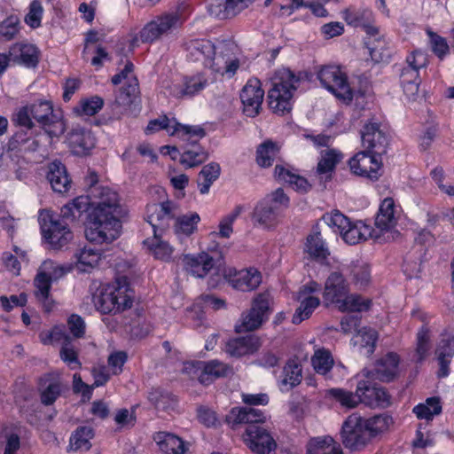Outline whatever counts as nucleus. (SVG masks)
Returning <instances> with one entry per match:
<instances>
[{
  "mask_svg": "<svg viewBox=\"0 0 454 454\" xmlns=\"http://www.w3.org/2000/svg\"><path fill=\"white\" fill-rule=\"evenodd\" d=\"M275 177L280 182L288 184L294 190L304 192L309 188L308 181L282 165H277L274 169Z\"/></svg>",
  "mask_w": 454,
  "mask_h": 454,
  "instance_id": "43",
  "label": "nucleus"
},
{
  "mask_svg": "<svg viewBox=\"0 0 454 454\" xmlns=\"http://www.w3.org/2000/svg\"><path fill=\"white\" fill-rule=\"evenodd\" d=\"M323 297L325 302L335 305L342 312L365 311L371 305L370 300L349 293L347 279L338 271L331 272L326 278L324 285Z\"/></svg>",
  "mask_w": 454,
  "mask_h": 454,
  "instance_id": "5",
  "label": "nucleus"
},
{
  "mask_svg": "<svg viewBox=\"0 0 454 454\" xmlns=\"http://www.w3.org/2000/svg\"><path fill=\"white\" fill-rule=\"evenodd\" d=\"M307 454H342L341 448L329 435L311 438L307 444Z\"/></svg>",
  "mask_w": 454,
  "mask_h": 454,
  "instance_id": "39",
  "label": "nucleus"
},
{
  "mask_svg": "<svg viewBox=\"0 0 454 454\" xmlns=\"http://www.w3.org/2000/svg\"><path fill=\"white\" fill-rule=\"evenodd\" d=\"M41 342L44 345L53 342H62L64 344H71V337L59 326H54L50 332L40 334Z\"/></svg>",
  "mask_w": 454,
  "mask_h": 454,
  "instance_id": "59",
  "label": "nucleus"
},
{
  "mask_svg": "<svg viewBox=\"0 0 454 454\" xmlns=\"http://www.w3.org/2000/svg\"><path fill=\"white\" fill-rule=\"evenodd\" d=\"M261 346L262 341L259 337L248 335L230 340L226 344V352L231 356L242 357L254 355Z\"/></svg>",
  "mask_w": 454,
  "mask_h": 454,
  "instance_id": "31",
  "label": "nucleus"
},
{
  "mask_svg": "<svg viewBox=\"0 0 454 454\" xmlns=\"http://www.w3.org/2000/svg\"><path fill=\"white\" fill-rule=\"evenodd\" d=\"M324 222L334 231L340 235L348 227L350 220L339 211L327 213L323 217Z\"/></svg>",
  "mask_w": 454,
  "mask_h": 454,
  "instance_id": "55",
  "label": "nucleus"
},
{
  "mask_svg": "<svg viewBox=\"0 0 454 454\" xmlns=\"http://www.w3.org/2000/svg\"><path fill=\"white\" fill-rule=\"evenodd\" d=\"M133 295L129 278L122 276L116 278L114 285L100 292L95 306L102 314H119L132 307Z\"/></svg>",
  "mask_w": 454,
  "mask_h": 454,
  "instance_id": "7",
  "label": "nucleus"
},
{
  "mask_svg": "<svg viewBox=\"0 0 454 454\" xmlns=\"http://www.w3.org/2000/svg\"><path fill=\"white\" fill-rule=\"evenodd\" d=\"M55 137L45 132L34 133L32 130H17L8 141V150L16 157L24 158L26 153H47Z\"/></svg>",
  "mask_w": 454,
  "mask_h": 454,
  "instance_id": "10",
  "label": "nucleus"
},
{
  "mask_svg": "<svg viewBox=\"0 0 454 454\" xmlns=\"http://www.w3.org/2000/svg\"><path fill=\"white\" fill-rule=\"evenodd\" d=\"M75 259V268L78 271L87 273L90 272L100 261L102 252L96 249L91 245L78 248L74 254Z\"/></svg>",
  "mask_w": 454,
  "mask_h": 454,
  "instance_id": "35",
  "label": "nucleus"
},
{
  "mask_svg": "<svg viewBox=\"0 0 454 454\" xmlns=\"http://www.w3.org/2000/svg\"><path fill=\"white\" fill-rule=\"evenodd\" d=\"M401 208L392 198H385L379 208L375 219L374 231L379 236L380 242H387L395 239L398 232L395 231Z\"/></svg>",
  "mask_w": 454,
  "mask_h": 454,
  "instance_id": "11",
  "label": "nucleus"
},
{
  "mask_svg": "<svg viewBox=\"0 0 454 454\" xmlns=\"http://www.w3.org/2000/svg\"><path fill=\"white\" fill-rule=\"evenodd\" d=\"M245 210L244 205H237L230 213L222 217L219 222L218 231L211 232L210 236L212 238L221 237L229 239L233 233V223Z\"/></svg>",
  "mask_w": 454,
  "mask_h": 454,
  "instance_id": "48",
  "label": "nucleus"
},
{
  "mask_svg": "<svg viewBox=\"0 0 454 454\" xmlns=\"http://www.w3.org/2000/svg\"><path fill=\"white\" fill-rule=\"evenodd\" d=\"M351 172L371 180H378L382 175L380 154L362 151L355 154L348 161Z\"/></svg>",
  "mask_w": 454,
  "mask_h": 454,
  "instance_id": "16",
  "label": "nucleus"
},
{
  "mask_svg": "<svg viewBox=\"0 0 454 454\" xmlns=\"http://www.w3.org/2000/svg\"><path fill=\"white\" fill-rule=\"evenodd\" d=\"M95 436V430L90 426H80L71 434L68 448L74 451L89 450L90 441Z\"/></svg>",
  "mask_w": 454,
  "mask_h": 454,
  "instance_id": "40",
  "label": "nucleus"
},
{
  "mask_svg": "<svg viewBox=\"0 0 454 454\" xmlns=\"http://www.w3.org/2000/svg\"><path fill=\"white\" fill-rule=\"evenodd\" d=\"M9 55L15 65L35 68L40 61V50L33 43H15L9 48Z\"/></svg>",
  "mask_w": 454,
  "mask_h": 454,
  "instance_id": "25",
  "label": "nucleus"
},
{
  "mask_svg": "<svg viewBox=\"0 0 454 454\" xmlns=\"http://www.w3.org/2000/svg\"><path fill=\"white\" fill-rule=\"evenodd\" d=\"M362 145L370 151L380 154L387 144L386 128L377 121L366 123L361 132Z\"/></svg>",
  "mask_w": 454,
  "mask_h": 454,
  "instance_id": "24",
  "label": "nucleus"
},
{
  "mask_svg": "<svg viewBox=\"0 0 454 454\" xmlns=\"http://www.w3.org/2000/svg\"><path fill=\"white\" fill-rule=\"evenodd\" d=\"M163 129L167 130L170 136H176L187 141H190L193 137L199 136V126L184 125L175 118H168L166 114L151 120L145 132L146 135H149Z\"/></svg>",
  "mask_w": 454,
  "mask_h": 454,
  "instance_id": "15",
  "label": "nucleus"
},
{
  "mask_svg": "<svg viewBox=\"0 0 454 454\" xmlns=\"http://www.w3.org/2000/svg\"><path fill=\"white\" fill-rule=\"evenodd\" d=\"M342 438L348 449L358 450L364 446L371 439L365 419L358 413L349 415L342 426Z\"/></svg>",
  "mask_w": 454,
  "mask_h": 454,
  "instance_id": "14",
  "label": "nucleus"
},
{
  "mask_svg": "<svg viewBox=\"0 0 454 454\" xmlns=\"http://www.w3.org/2000/svg\"><path fill=\"white\" fill-rule=\"evenodd\" d=\"M342 19L350 26L364 27L372 20V12L364 7H348L341 12Z\"/></svg>",
  "mask_w": 454,
  "mask_h": 454,
  "instance_id": "49",
  "label": "nucleus"
},
{
  "mask_svg": "<svg viewBox=\"0 0 454 454\" xmlns=\"http://www.w3.org/2000/svg\"><path fill=\"white\" fill-rule=\"evenodd\" d=\"M139 85L136 77L129 83L122 86L116 98V102L119 105L127 106L133 103L137 93L138 92Z\"/></svg>",
  "mask_w": 454,
  "mask_h": 454,
  "instance_id": "56",
  "label": "nucleus"
},
{
  "mask_svg": "<svg viewBox=\"0 0 454 454\" xmlns=\"http://www.w3.org/2000/svg\"><path fill=\"white\" fill-rule=\"evenodd\" d=\"M429 43L433 52L440 59H443L450 52V47L445 38L428 30Z\"/></svg>",
  "mask_w": 454,
  "mask_h": 454,
  "instance_id": "61",
  "label": "nucleus"
},
{
  "mask_svg": "<svg viewBox=\"0 0 454 454\" xmlns=\"http://www.w3.org/2000/svg\"><path fill=\"white\" fill-rule=\"evenodd\" d=\"M412 317L424 324H427L431 318L430 315L419 309L413 310ZM429 340L430 329L427 325H424L417 334V347L414 355L417 362L422 361L427 356L430 348Z\"/></svg>",
  "mask_w": 454,
  "mask_h": 454,
  "instance_id": "34",
  "label": "nucleus"
},
{
  "mask_svg": "<svg viewBox=\"0 0 454 454\" xmlns=\"http://www.w3.org/2000/svg\"><path fill=\"white\" fill-rule=\"evenodd\" d=\"M317 78L322 87L345 104H349L362 95V91L356 90L352 82H348L346 73L339 66L320 67L317 71Z\"/></svg>",
  "mask_w": 454,
  "mask_h": 454,
  "instance_id": "8",
  "label": "nucleus"
},
{
  "mask_svg": "<svg viewBox=\"0 0 454 454\" xmlns=\"http://www.w3.org/2000/svg\"><path fill=\"white\" fill-rule=\"evenodd\" d=\"M399 372V356L388 353L375 366V376L381 381L392 380Z\"/></svg>",
  "mask_w": 454,
  "mask_h": 454,
  "instance_id": "38",
  "label": "nucleus"
},
{
  "mask_svg": "<svg viewBox=\"0 0 454 454\" xmlns=\"http://www.w3.org/2000/svg\"><path fill=\"white\" fill-rule=\"evenodd\" d=\"M231 372L230 366L218 360L204 363L200 367V384H210L219 378L227 376Z\"/></svg>",
  "mask_w": 454,
  "mask_h": 454,
  "instance_id": "41",
  "label": "nucleus"
},
{
  "mask_svg": "<svg viewBox=\"0 0 454 454\" xmlns=\"http://www.w3.org/2000/svg\"><path fill=\"white\" fill-rule=\"evenodd\" d=\"M311 364L314 370L321 375H326L331 369L345 371L341 364H335L332 354L325 348H318L311 357Z\"/></svg>",
  "mask_w": 454,
  "mask_h": 454,
  "instance_id": "45",
  "label": "nucleus"
},
{
  "mask_svg": "<svg viewBox=\"0 0 454 454\" xmlns=\"http://www.w3.org/2000/svg\"><path fill=\"white\" fill-rule=\"evenodd\" d=\"M52 277L50 273L39 270L34 278V295L42 304L43 311L50 313L54 307V301L51 297Z\"/></svg>",
  "mask_w": 454,
  "mask_h": 454,
  "instance_id": "27",
  "label": "nucleus"
},
{
  "mask_svg": "<svg viewBox=\"0 0 454 454\" xmlns=\"http://www.w3.org/2000/svg\"><path fill=\"white\" fill-rule=\"evenodd\" d=\"M356 393L361 403L370 407L386 408L390 404V396L382 387L374 386L369 379H360L356 386Z\"/></svg>",
  "mask_w": 454,
  "mask_h": 454,
  "instance_id": "21",
  "label": "nucleus"
},
{
  "mask_svg": "<svg viewBox=\"0 0 454 454\" xmlns=\"http://www.w3.org/2000/svg\"><path fill=\"white\" fill-rule=\"evenodd\" d=\"M270 300V295L267 292L257 294L253 300L251 309L242 313L235 325L236 333L251 332L261 327L268 318Z\"/></svg>",
  "mask_w": 454,
  "mask_h": 454,
  "instance_id": "12",
  "label": "nucleus"
},
{
  "mask_svg": "<svg viewBox=\"0 0 454 454\" xmlns=\"http://www.w3.org/2000/svg\"><path fill=\"white\" fill-rule=\"evenodd\" d=\"M221 168L218 163L210 162L203 166L200 169V177L203 183H200V193H207L212 184L216 181L220 176Z\"/></svg>",
  "mask_w": 454,
  "mask_h": 454,
  "instance_id": "54",
  "label": "nucleus"
},
{
  "mask_svg": "<svg viewBox=\"0 0 454 454\" xmlns=\"http://www.w3.org/2000/svg\"><path fill=\"white\" fill-rule=\"evenodd\" d=\"M302 379V367L301 360L294 356L286 363L278 385L281 391H288L299 385Z\"/></svg>",
  "mask_w": 454,
  "mask_h": 454,
  "instance_id": "33",
  "label": "nucleus"
},
{
  "mask_svg": "<svg viewBox=\"0 0 454 454\" xmlns=\"http://www.w3.org/2000/svg\"><path fill=\"white\" fill-rule=\"evenodd\" d=\"M254 0H207L206 10L209 16L219 20L235 17Z\"/></svg>",
  "mask_w": 454,
  "mask_h": 454,
  "instance_id": "22",
  "label": "nucleus"
},
{
  "mask_svg": "<svg viewBox=\"0 0 454 454\" xmlns=\"http://www.w3.org/2000/svg\"><path fill=\"white\" fill-rule=\"evenodd\" d=\"M200 54L204 55L203 64L206 67L211 68L216 72H222L223 74L228 75L229 77L232 76L239 68V61L237 59H232L230 62L226 63L224 69H223L220 67L222 58H215V45L210 41H202V43L200 44Z\"/></svg>",
  "mask_w": 454,
  "mask_h": 454,
  "instance_id": "28",
  "label": "nucleus"
},
{
  "mask_svg": "<svg viewBox=\"0 0 454 454\" xmlns=\"http://www.w3.org/2000/svg\"><path fill=\"white\" fill-rule=\"evenodd\" d=\"M340 236L349 245H356L369 239L380 242L379 236L374 229L363 221H350L348 227L345 229Z\"/></svg>",
  "mask_w": 454,
  "mask_h": 454,
  "instance_id": "30",
  "label": "nucleus"
},
{
  "mask_svg": "<svg viewBox=\"0 0 454 454\" xmlns=\"http://www.w3.org/2000/svg\"><path fill=\"white\" fill-rule=\"evenodd\" d=\"M412 411L419 419L429 421L442 412V403L438 397H428L414 406Z\"/></svg>",
  "mask_w": 454,
  "mask_h": 454,
  "instance_id": "50",
  "label": "nucleus"
},
{
  "mask_svg": "<svg viewBox=\"0 0 454 454\" xmlns=\"http://www.w3.org/2000/svg\"><path fill=\"white\" fill-rule=\"evenodd\" d=\"M175 204L176 209L175 210V215L169 219V223L173 221L174 233L179 237H189L197 229V223H199V215L197 213H189L185 215L180 214V207L177 202L170 200H166Z\"/></svg>",
  "mask_w": 454,
  "mask_h": 454,
  "instance_id": "32",
  "label": "nucleus"
},
{
  "mask_svg": "<svg viewBox=\"0 0 454 454\" xmlns=\"http://www.w3.org/2000/svg\"><path fill=\"white\" fill-rule=\"evenodd\" d=\"M148 401L160 411L173 410L177 403L175 395L160 387L152 388L148 393Z\"/></svg>",
  "mask_w": 454,
  "mask_h": 454,
  "instance_id": "47",
  "label": "nucleus"
},
{
  "mask_svg": "<svg viewBox=\"0 0 454 454\" xmlns=\"http://www.w3.org/2000/svg\"><path fill=\"white\" fill-rule=\"evenodd\" d=\"M300 84V76L290 69L277 70L271 78V88L268 91L270 108L278 114L289 113Z\"/></svg>",
  "mask_w": 454,
  "mask_h": 454,
  "instance_id": "6",
  "label": "nucleus"
},
{
  "mask_svg": "<svg viewBox=\"0 0 454 454\" xmlns=\"http://www.w3.org/2000/svg\"><path fill=\"white\" fill-rule=\"evenodd\" d=\"M280 145L271 140H265L256 149L255 160L262 168H269L277 159Z\"/></svg>",
  "mask_w": 454,
  "mask_h": 454,
  "instance_id": "46",
  "label": "nucleus"
},
{
  "mask_svg": "<svg viewBox=\"0 0 454 454\" xmlns=\"http://www.w3.org/2000/svg\"><path fill=\"white\" fill-rule=\"evenodd\" d=\"M368 50L371 59L375 63L387 62L390 57V51L384 41H379L376 45L371 40L368 42Z\"/></svg>",
  "mask_w": 454,
  "mask_h": 454,
  "instance_id": "62",
  "label": "nucleus"
},
{
  "mask_svg": "<svg viewBox=\"0 0 454 454\" xmlns=\"http://www.w3.org/2000/svg\"><path fill=\"white\" fill-rule=\"evenodd\" d=\"M175 204L169 201L152 203L146 206V222L152 226L153 238H147L143 244L157 260L169 261L173 253L172 247L161 239L162 233L169 227V219L175 215Z\"/></svg>",
  "mask_w": 454,
  "mask_h": 454,
  "instance_id": "4",
  "label": "nucleus"
},
{
  "mask_svg": "<svg viewBox=\"0 0 454 454\" xmlns=\"http://www.w3.org/2000/svg\"><path fill=\"white\" fill-rule=\"evenodd\" d=\"M66 143L72 154L83 157L91 153L97 138L91 129L77 124L67 132Z\"/></svg>",
  "mask_w": 454,
  "mask_h": 454,
  "instance_id": "17",
  "label": "nucleus"
},
{
  "mask_svg": "<svg viewBox=\"0 0 454 454\" xmlns=\"http://www.w3.org/2000/svg\"><path fill=\"white\" fill-rule=\"evenodd\" d=\"M46 178L55 192L64 194L68 192L71 188L72 178L66 165L60 160H55L48 164Z\"/></svg>",
  "mask_w": 454,
  "mask_h": 454,
  "instance_id": "26",
  "label": "nucleus"
},
{
  "mask_svg": "<svg viewBox=\"0 0 454 454\" xmlns=\"http://www.w3.org/2000/svg\"><path fill=\"white\" fill-rule=\"evenodd\" d=\"M103 98L99 96H93L91 98L81 100L80 111L82 114L93 116L103 108Z\"/></svg>",
  "mask_w": 454,
  "mask_h": 454,
  "instance_id": "63",
  "label": "nucleus"
},
{
  "mask_svg": "<svg viewBox=\"0 0 454 454\" xmlns=\"http://www.w3.org/2000/svg\"><path fill=\"white\" fill-rule=\"evenodd\" d=\"M98 199L91 202L87 195L77 196L61 207L59 215L50 209L39 211L42 237L51 249L60 250L72 240L67 222L78 220L83 213H87L85 237L90 243L110 244L120 237L122 208L118 192L101 187Z\"/></svg>",
  "mask_w": 454,
  "mask_h": 454,
  "instance_id": "1",
  "label": "nucleus"
},
{
  "mask_svg": "<svg viewBox=\"0 0 454 454\" xmlns=\"http://www.w3.org/2000/svg\"><path fill=\"white\" fill-rule=\"evenodd\" d=\"M343 159V154L337 149L328 148L321 153L317 163V173L322 181L332 178L336 166Z\"/></svg>",
  "mask_w": 454,
  "mask_h": 454,
  "instance_id": "36",
  "label": "nucleus"
},
{
  "mask_svg": "<svg viewBox=\"0 0 454 454\" xmlns=\"http://www.w3.org/2000/svg\"><path fill=\"white\" fill-rule=\"evenodd\" d=\"M365 422L370 437H373L387 431L393 425V419L389 415L382 414L365 419Z\"/></svg>",
  "mask_w": 454,
  "mask_h": 454,
  "instance_id": "53",
  "label": "nucleus"
},
{
  "mask_svg": "<svg viewBox=\"0 0 454 454\" xmlns=\"http://www.w3.org/2000/svg\"><path fill=\"white\" fill-rule=\"evenodd\" d=\"M401 83L407 96L416 95L419 84V72L416 69L405 67L401 73Z\"/></svg>",
  "mask_w": 454,
  "mask_h": 454,
  "instance_id": "52",
  "label": "nucleus"
},
{
  "mask_svg": "<svg viewBox=\"0 0 454 454\" xmlns=\"http://www.w3.org/2000/svg\"><path fill=\"white\" fill-rule=\"evenodd\" d=\"M243 441L254 454H270L277 446L272 435L259 425H249L246 428Z\"/></svg>",
  "mask_w": 454,
  "mask_h": 454,
  "instance_id": "18",
  "label": "nucleus"
},
{
  "mask_svg": "<svg viewBox=\"0 0 454 454\" xmlns=\"http://www.w3.org/2000/svg\"><path fill=\"white\" fill-rule=\"evenodd\" d=\"M321 291V285L315 280L303 284L297 292L296 299L300 305L296 309L292 322L295 325L308 319L319 306L320 300L317 295Z\"/></svg>",
  "mask_w": 454,
  "mask_h": 454,
  "instance_id": "13",
  "label": "nucleus"
},
{
  "mask_svg": "<svg viewBox=\"0 0 454 454\" xmlns=\"http://www.w3.org/2000/svg\"><path fill=\"white\" fill-rule=\"evenodd\" d=\"M33 119L43 132L59 139L67 130V120L60 109L55 110L51 100L38 99L28 105Z\"/></svg>",
  "mask_w": 454,
  "mask_h": 454,
  "instance_id": "9",
  "label": "nucleus"
},
{
  "mask_svg": "<svg viewBox=\"0 0 454 454\" xmlns=\"http://www.w3.org/2000/svg\"><path fill=\"white\" fill-rule=\"evenodd\" d=\"M36 389L41 403L51 406L61 396L64 384L59 373L46 372L37 379Z\"/></svg>",
  "mask_w": 454,
  "mask_h": 454,
  "instance_id": "19",
  "label": "nucleus"
},
{
  "mask_svg": "<svg viewBox=\"0 0 454 454\" xmlns=\"http://www.w3.org/2000/svg\"><path fill=\"white\" fill-rule=\"evenodd\" d=\"M193 12L189 0L178 2L174 7L153 17L137 34L129 40V47L134 49L139 43L153 44L162 36L168 35L183 27Z\"/></svg>",
  "mask_w": 454,
  "mask_h": 454,
  "instance_id": "3",
  "label": "nucleus"
},
{
  "mask_svg": "<svg viewBox=\"0 0 454 454\" xmlns=\"http://www.w3.org/2000/svg\"><path fill=\"white\" fill-rule=\"evenodd\" d=\"M326 398L338 403L340 406L352 409L361 403L357 393H352L343 388H330L326 391Z\"/></svg>",
  "mask_w": 454,
  "mask_h": 454,
  "instance_id": "51",
  "label": "nucleus"
},
{
  "mask_svg": "<svg viewBox=\"0 0 454 454\" xmlns=\"http://www.w3.org/2000/svg\"><path fill=\"white\" fill-rule=\"evenodd\" d=\"M251 220L254 227L269 231L278 224L279 213L270 200H262L254 207Z\"/></svg>",
  "mask_w": 454,
  "mask_h": 454,
  "instance_id": "23",
  "label": "nucleus"
},
{
  "mask_svg": "<svg viewBox=\"0 0 454 454\" xmlns=\"http://www.w3.org/2000/svg\"><path fill=\"white\" fill-rule=\"evenodd\" d=\"M263 97L264 90L260 81L255 78L248 80L240 92L243 112L247 116L254 117L259 114Z\"/></svg>",
  "mask_w": 454,
  "mask_h": 454,
  "instance_id": "20",
  "label": "nucleus"
},
{
  "mask_svg": "<svg viewBox=\"0 0 454 454\" xmlns=\"http://www.w3.org/2000/svg\"><path fill=\"white\" fill-rule=\"evenodd\" d=\"M61 360L67 364L71 370H77L82 367V363L78 357V351L71 344H64L59 351Z\"/></svg>",
  "mask_w": 454,
  "mask_h": 454,
  "instance_id": "60",
  "label": "nucleus"
},
{
  "mask_svg": "<svg viewBox=\"0 0 454 454\" xmlns=\"http://www.w3.org/2000/svg\"><path fill=\"white\" fill-rule=\"evenodd\" d=\"M43 8L39 0H33L28 6V12L25 16V22L32 28H37L42 25Z\"/></svg>",
  "mask_w": 454,
  "mask_h": 454,
  "instance_id": "57",
  "label": "nucleus"
},
{
  "mask_svg": "<svg viewBox=\"0 0 454 454\" xmlns=\"http://www.w3.org/2000/svg\"><path fill=\"white\" fill-rule=\"evenodd\" d=\"M13 121L16 126H19L23 130H32L35 129L33 117L31 115L30 107L28 105L20 107L14 115Z\"/></svg>",
  "mask_w": 454,
  "mask_h": 454,
  "instance_id": "64",
  "label": "nucleus"
},
{
  "mask_svg": "<svg viewBox=\"0 0 454 454\" xmlns=\"http://www.w3.org/2000/svg\"><path fill=\"white\" fill-rule=\"evenodd\" d=\"M377 340L378 333L374 329L363 327L352 338V342L361 353L370 356L374 351Z\"/></svg>",
  "mask_w": 454,
  "mask_h": 454,
  "instance_id": "44",
  "label": "nucleus"
},
{
  "mask_svg": "<svg viewBox=\"0 0 454 454\" xmlns=\"http://www.w3.org/2000/svg\"><path fill=\"white\" fill-rule=\"evenodd\" d=\"M217 247L214 245L209 253L200 254V282L208 288H215L225 279L239 291L250 292L256 289L262 283L261 272L254 267L241 270L224 268L223 255Z\"/></svg>",
  "mask_w": 454,
  "mask_h": 454,
  "instance_id": "2",
  "label": "nucleus"
},
{
  "mask_svg": "<svg viewBox=\"0 0 454 454\" xmlns=\"http://www.w3.org/2000/svg\"><path fill=\"white\" fill-rule=\"evenodd\" d=\"M303 252L309 258L321 263L325 262L330 255L329 249L319 232L311 233L307 237Z\"/></svg>",
  "mask_w": 454,
  "mask_h": 454,
  "instance_id": "37",
  "label": "nucleus"
},
{
  "mask_svg": "<svg viewBox=\"0 0 454 454\" xmlns=\"http://www.w3.org/2000/svg\"><path fill=\"white\" fill-rule=\"evenodd\" d=\"M153 439L161 454H187L189 450L188 442L172 433L159 431Z\"/></svg>",
  "mask_w": 454,
  "mask_h": 454,
  "instance_id": "29",
  "label": "nucleus"
},
{
  "mask_svg": "<svg viewBox=\"0 0 454 454\" xmlns=\"http://www.w3.org/2000/svg\"><path fill=\"white\" fill-rule=\"evenodd\" d=\"M19 19L11 15L0 22V40L10 41L14 38L19 32Z\"/></svg>",
  "mask_w": 454,
  "mask_h": 454,
  "instance_id": "58",
  "label": "nucleus"
},
{
  "mask_svg": "<svg viewBox=\"0 0 454 454\" xmlns=\"http://www.w3.org/2000/svg\"><path fill=\"white\" fill-rule=\"evenodd\" d=\"M454 354V337L443 338L436 349L437 360L440 365L438 375L446 377L449 375V364Z\"/></svg>",
  "mask_w": 454,
  "mask_h": 454,
  "instance_id": "42",
  "label": "nucleus"
}]
</instances>
